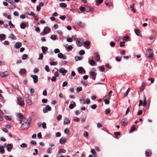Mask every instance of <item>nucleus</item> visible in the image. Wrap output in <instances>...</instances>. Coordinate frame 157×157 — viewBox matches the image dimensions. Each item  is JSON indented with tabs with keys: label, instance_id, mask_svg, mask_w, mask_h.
I'll return each instance as SVG.
<instances>
[{
	"label": "nucleus",
	"instance_id": "1",
	"mask_svg": "<svg viewBox=\"0 0 157 157\" xmlns=\"http://www.w3.org/2000/svg\"><path fill=\"white\" fill-rule=\"evenodd\" d=\"M32 120L31 117H29L26 121L21 125V128L22 130H25L29 127L30 124Z\"/></svg>",
	"mask_w": 157,
	"mask_h": 157
},
{
	"label": "nucleus",
	"instance_id": "2",
	"mask_svg": "<svg viewBox=\"0 0 157 157\" xmlns=\"http://www.w3.org/2000/svg\"><path fill=\"white\" fill-rule=\"evenodd\" d=\"M153 52L151 49H149L147 50L146 52V55L148 58H151L153 57Z\"/></svg>",
	"mask_w": 157,
	"mask_h": 157
},
{
	"label": "nucleus",
	"instance_id": "3",
	"mask_svg": "<svg viewBox=\"0 0 157 157\" xmlns=\"http://www.w3.org/2000/svg\"><path fill=\"white\" fill-rule=\"evenodd\" d=\"M18 101V104L19 105L22 106L24 105L25 102L24 100L21 97H19L17 98Z\"/></svg>",
	"mask_w": 157,
	"mask_h": 157
},
{
	"label": "nucleus",
	"instance_id": "4",
	"mask_svg": "<svg viewBox=\"0 0 157 157\" xmlns=\"http://www.w3.org/2000/svg\"><path fill=\"white\" fill-rule=\"evenodd\" d=\"M51 110V107L48 105H47L46 107L43 109V111L44 113H46L48 112L47 111H50Z\"/></svg>",
	"mask_w": 157,
	"mask_h": 157
},
{
	"label": "nucleus",
	"instance_id": "5",
	"mask_svg": "<svg viewBox=\"0 0 157 157\" xmlns=\"http://www.w3.org/2000/svg\"><path fill=\"white\" fill-rule=\"evenodd\" d=\"M31 77L33 79V82L34 83H36L38 81V77L36 75H31Z\"/></svg>",
	"mask_w": 157,
	"mask_h": 157
},
{
	"label": "nucleus",
	"instance_id": "6",
	"mask_svg": "<svg viewBox=\"0 0 157 157\" xmlns=\"http://www.w3.org/2000/svg\"><path fill=\"white\" fill-rule=\"evenodd\" d=\"M51 30L48 27H45L44 28L43 30V33L44 34L48 33L50 32Z\"/></svg>",
	"mask_w": 157,
	"mask_h": 157
},
{
	"label": "nucleus",
	"instance_id": "7",
	"mask_svg": "<svg viewBox=\"0 0 157 157\" xmlns=\"http://www.w3.org/2000/svg\"><path fill=\"white\" fill-rule=\"evenodd\" d=\"M59 71L60 73L62 74L63 75H64L65 74L67 73V70H65L64 68L63 67L60 68Z\"/></svg>",
	"mask_w": 157,
	"mask_h": 157
},
{
	"label": "nucleus",
	"instance_id": "8",
	"mask_svg": "<svg viewBox=\"0 0 157 157\" xmlns=\"http://www.w3.org/2000/svg\"><path fill=\"white\" fill-rule=\"evenodd\" d=\"M58 57L59 58H62L63 59H66L67 56L63 55L62 53H59L57 55Z\"/></svg>",
	"mask_w": 157,
	"mask_h": 157
},
{
	"label": "nucleus",
	"instance_id": "9",
	"mask_svg": "<svg viewBox=\"0 0 157 157\" xmlns=\"http://www.w3.org/2000/svg\"><path fill=\"white\" fill-rule=\"evenodd\" d=\"M93 55L95 59L97 61H99L100 59V57L98 53L97 52H95L94 53Z\"/></svg>",
	"mask_w": 157,
	"mask_h": 157
},
{
	"label": "nucleus",
	"instance_id": "10",
	"mask_svg": "<svg viewBox=\"0 0 157 157\" xmlns=\"http://www.w3.org/2000/svg\"><path fill=\"white\" fill-rule=\"evenodd\" d=\"M76 44L78 46L80 47L83 44V42L82 39H81L80 40H77L76 41Z\"/></svg>",
	"mask_w": 157,
	"mask_h": 157
},
{
	"label": "nucleus",
	"instance_id": "11",
	"mask_svg": "<svg viewBox=\"0 0 157 157\" xmlns=\"http://www.w3.org/2000/svg\"><path fill=\"white\" fill-rule=\"evenodd\" d=\"M128 123V121L127 119L126 118H124L122 119V122H121V125L122 126H124L125 124H127Z\"/></svg>",
	"mask_w": 157,
	"mask_h": 157
},
{
	"label": "nucleus",
	"instance_id": "12",
	"mask_svg": "<svg viewBox=\"0 0 157 157\" xmlns=\"http://www.w3.org/2000/svg\"><path fill=\"white\" fill-rule=\"evenodd\" d=\"M22 46V43L21 42H17L15 44L14 47L15 48H19Z\"/></svg>",
	"mask_w": 157,
	"mask_h": 157
},
{
	"label": "nucleus",
	"instance_id": "13",
	"mask_svg": "<svg viewBox=\"0 0 157 157\" xmlns=\"http://www.w3.org/2000/svg\"><path fill=\"white\" fill-rule=\"evenodd\" d=\"M78 72L80 74H82V72H83L85 73V70L82 67H78Z\"/></svg>",
	"mask_w": 157,
	"mask_h": 157
},
{
	"label": "nucleus",
	"instance_id": "14",
	"mask_svg": "<svg viewBox=\"0 0 157 157\" xmlns=\"http://www.w3.org/2000/svg\"><path fill=\"white\" fill-rule=\"evenodd\" d=\"M9 75V72L8 71H6L4 72H1L0 73V75L2 77H7Z\"/></svg>",
	"mask_w": 157,
	"mask_h": 157
},
{
	"label": "nucleus",
	"instance_id": "15",
	"mask_svg": "<svg viewBox=\"0 0 157 157\" xmlns=\"http://www.w3.org/2000/svg\"><path fill=\"white\" fill-rule=\"evenodd\" d=\"M17 117L18 118H20L21 119H23V120H25L26 118H25L24 117L22 114L21 113H18L16 114Z\"/></svg>",
	"mask_w": 157,
	"mask_h": 157
},
{
	"label": "nucleus",
	"instance_id": "16",
	"mask_svg": "<svg viewBox=\"0 0 157 157\" xmlns=\"http://www.w3.org/2000/svg\"><path fill=\"white\" fill-rule=\"evenodd\" d=\"M70 122V120L67 118L65 117L64 118L63 124L64 125L67 124H69Z\"/></svg>",
	"mask_w": 157,
	"mask_h": 157
},
{
	"label": "nucleus",
	"instance_id": "17",
	"mask_svg": "<svg viewBox=\"0 0 157 157\" xmlns=\"http://www.w3.org/2000/svg\"><path fill=\"white\" fill-rule=\"evenodd\" d=\"M13 147V145L12 144H8L6 146V148L8 151L10 152V151L9 150H10L12 149Z\"/></svg>",
	"mask_w": 157,
	"mask_h": 157
},
{
	"label": "nucleus",
	"instance_id": "18",
	"mask_svg": "<svg viewBox=\"0 0 157 157\" xmlns=\"http://www.w3.org/2000/svg\"><path fill=\"white\" fill-rule=\"evenodd\" d=\"M26 72V70L24 68H21L20 69L19 74L21 75H23Z\"/></svg>",
	"mask_w": 157,
	"mask_h": 157
},
{
	"label": "nucleus",
	"instance_id": "19",
	"mask_svg": "<svg viewBox=\"0 0 157 157\" xmlns=\"http://www.w3.org/2000/svg\"><path fill=\"white\" fill-rule=\"evenodd\" d=\"M112 93V91H110L109 93L107 95H106L104 97V99H109L111 96V94Z\"/></svg>",
	"mask_w": 157,
	"mask_h": 157
},
{
	"label": "nucleus",
	"instance_id": "20",
	"mask_svg": "<svg viewBox=\"0 0 157 157\" xmlns=\"http://www.w3.org/2000/svg\"><path fill=\"white\" fill-rule=\"evenodd\" d=\"M66 138L65 137H63L60 139L59 142L61 144H62L66 142Z\"/></svg>",
	"mask_w": 157,
	"mask_h": 157
},
{
	"label": "nucleus",
	"instance_id": "21",
	"mask_svg": "<svg viewBox=\"0 0 157 157\" xmlns=\"http://www.w3.org/2000/svg\"><path fill=\"white\" fill-rule=\"evenodd\" d=\"M41 49L42 51L43 52L44 54H45L46 51L48 50V48L46 47L43 46L41 47Z\"/></svg>",
	"mask_w": 157,
	"mask_h": 157
},
{
	"label": "nucleus",
	"instance_id": "22",
	"mask_svg": "<svg viewBox=\"0 0 157 157\" xmlns=\"http://www.w3.org/2000/svg\"><path fill=\"white\" fill-rule=\"evenodd\" d=\"M144 102L143 103L142 105L144 107L146 105L147 102L146 100V98L144 95Z\"/></svg>",
	"mask_w": 157,
	"mask_h": 157
},
{
	"label": "nucleus",
	"instance_id": "23",
	"mask_svg": "<svg viewBox=\"0 0 157 157\" xmlns=\"http://www.w3.org/2000/svg\"><path fill=\"white\" fill-rule=\"evenodd\" d=\"M134 4H132L130 6V9H131V10L134 13H135L136 12V10L134 9Z\"/></svg>",
	"mask_w": 157,
	"mask_h": 157
},
{
	"label": "nucleus",
	"instance_id": "24",
	"mask_svg": "<svg viewBox=\"0 0 157 157\" xmlns=\"http://www.w3.org/2000/svg\"><path fill=\"white\" fill-rule=\"evenodd\" d=\"M130 88H129L128 89L126 90V92L125 93L124 95L123 96L124 98H125L126 96H127L128 95L129 92L130 91Z\"/></svg>",
	"mask_w": 157,
	"mask_h": 157
},
{
	"label": "nucleus",
	"instance_id": "25",
	"mask_svg": "<svg viewBox=\"0 0 157 157\" xmlns=\"http://www.w3.org/2000/svg\"><path fill=\"white\" fill-rule=\"evenodd\" d=\"M66 150L63 149L62 150H60L58 152V153L59 154H61L62 153H65L66 152Z\"/></svg>",
	"mask_w": 157,
	"mask_h": 157
},
{
	"label": "nucleus",
	"instance_id": "26",
	"mask_svg": "<svg viewBox=\"0 0 157 157\" xmlns=\"http://www.w3.org/2000/svg\"><path fill=\"white\" fill-rule=\"evenodd\" d=\"M89 64L92 66H94L95 64V62L93 59L89 60Z\"/></svg>",
	"mask_w": 157,
	"mask_h": 157
},
{
	"label": "nucleus",
	"instance_id": "27",
	"mask_svg": "<svg viewBox=\"0 0 157 157\" xmlns=\"http://www.w3.org/2000/svg\"><path fill=\"white\" fill-rule=\"evenodd\" d=\"M5 152V150L4 147L2 146H0V153L1 154H3Z\"/></svg>",
	"mask_w": 157,
	"mask_h": 157
},
{
	"label": "nucleus",
	"instance_id": "28",
	"mask_svg": "<svg viewBox=\"0 0 157 157\" xmlns=\"http://www.w3.org/2000/svg\"><path fill=\"white\" fill-rule=\"evenodd\" d=\"M134 31L136 34L137 36H140V32L138 30L135 29H134Z\"/></svg>",
	"mask_w": 157,
	"mask_h": 157
},
{
	"label": "nucleus",
	"instance_id": "29",
	"mask_svg": "<svg viewBox=\"0 0 157 157\" xmlns=\"http://www.w3.org/2000/svg\"><path fill=\"white\" fill-rule=\"evenodd\" d=\"M26 25L25 23L23 22L21 25H20V27L21 29H24L26 27Z\"/></svg>",
	"mask_w": 157,
	"mask_h": 157
},
{
	"label": "nucleus",
	"instance_id": "30",
	"mask_svg": "<svg viewBox=\"0 0 157 157\" xmlns=\"http://www.w3.org/2000/svg\"><path fill=\"white\" fill-rule=\"evenodd\" d=\"M136 129V128L134 125L132 126L130 130L129 131V133H131L134 131Z\"/></svg>",
	"mask_w": 157,
	"mask_h": 157
},
{
	"label": "nucleus",
	"instance_id": "31",
	"mask_svg": "<svg viewBox=\"0 0 157 157\" xmlns=\"http://www.w3.org/2000/svg\"><path fill=\"white\" fill-rule=\"evenodd\" d=\"M75 59L76 61H78L79 60H82V57L76 56H75Z\"/></svg>",
	"mask_w": 157,
	"mask_h": 157
},
{
	"label": "nucleus",
	"instance_id": "32",
	"mask_svg": "<svg viewBox=\"0 0 157 157\" xmlns=\"http://www.w3.org/2000/svg\"><path fill=\"white\" fill-rule=\"evenodd\" d=\"M10 39H13V40H15L16 39L15 36L13 34H11L10 35Z\"/></svg>",
	"mask_w": 157,
	"mask_h": 157
},
{
	"label": "nucleus",
	"instance_id": "33",
	"mask_svg": "<svg viewBox=\"0 0 157 157\" xmlns=\"http://www.w3.org/2000/svg\"><path fill=\"white\" fill-rule=\"evenodd\" d=\"M35 31L38 33L40 32V29L37 25L35 26Z\"/></svg>",
	"mask_w": 157,
	"mask_h": 157
},
{
	"label": "nucleus",
	"instance_id": "34",
	"mask_svg": "<svg viewBox=\"0 0 157 157\" xmlns=\"http://www.w3.org/2000/svg\"><path fill=\"white\" fill-rule=\"evenodd\" d=\"M6 37L5 35L4 34H0V38L2 40H4L5 39V38Z\"/></svg>",
	"mask_w": 157,
	"mask_h": 157
},
{
	"label": "nucleus",
	"instance_id": "35",
	"mask_svg": "<svg viewBox=\"0 0 157 157\" xmlns=\"http://www.w3.org/2000/svg\"><path fill=\"white\" fill-rule=\"evenodd\" d=\"M90 75L92 76H96L97 75V73L95 72L94 71H92L90 72Z\"/></svg>",
	"mask_w": 157,
	"mask_h": 157
},
{
	"label": "nucleus",
	"instance_id": "36",
	"mask_svg": "<svg viewBox=\"0 0 157 157\" xmlns=\"http://www.w3.org/2000/svg\"><path fill=\"white\" fill-rule=\"evenodd\" d=\"M60 6L62 7L65 8L67 6V5L65 3L62 2L60 4Z\"/></svg>",
	"mask_w": 157,
	"mask_h": 157
},
{
	"label": "nucleus",
	"instance_id": "37",
	"mask_svg": "<svg viewBox=\"0 0 157 157\" xmlns=\"http://www.w3.org/2000/svg\"><path fill=\"white\" fill-rule=\"evenodd\" d=\"M77 24L78 26L81 27H83L85 26V24L82 23L81 22H78Z\"/></svg>",
	"mask_w": 157,
	"mask_h": 157
},
{
	"label": "nucleus",
	"instance_id": "38",
	"mask_svg": "<svg viewBox=\"0 0 157 157\" xmlns=\"http://www.w3.org/2000/svg\"><path fill=\"white\" fill-rule=\"evenodd\" d=\"M20 147L22 148H26L27 147V145L25 143H23L21 144Z\"/></svg>",
	"mask_w": 157,
	"mask_h": 157
},
{
	"label": "nucleus",
	"instance_id": "39",
	"mask_svg": "<svg viewBox=\"0 0 157 157\" xmlns=\"http://www.w3.org/2000/svg\"><path fill=\"white\" fill-rule=\"evenodd\" d=\"M26 102L27 104L29 105H30L32 104V102L31 100L30 99H27L26 100Z\"/></svg>",
	"mask_w": 157,
	"mask_h": 157
},
{
	"label": "nucleus",
	"instance_id": "40",
	"mask_svg": "<svg viewBox=\"0 0 157 157\" xmlns=\"http://www.w3.org/2000/svg\"><path fill=\"white\" fill-rule=\"evenodd\" d=\"M51 38L53 40H55L56 38V36L52 34L51 36Z\"/></svg>",
	"mask_w": 157,
	"mask_h": 157
},
{
	"label": "nucleus",
	"instance_id": "41",
	"mask_svg": "<svg viewBox=\"0 0 157 157\" xmlns=\"http://www.w3.org/2000/svg\"><path fill=\"white\" fill-rule=\"evenodd\" d=\"M98 68L101 71H104V66H99Z\"/></svg>",
	"mask_w": 157,
	"mask_h": 157
},
{
	"label": "nucleus",
	"instance_id": "42",
	"mask_svg": "<svg viewBox=\"0 0 157 157\" xmlns=\"http://www.w3.org/2000/svg\"><path fill=\"white\" fill-rule=\"evenodd\" d=\"M43 55L42 53H41L40 54L39 57L38 58V59L39 60H41L43 59Z\"/></svg>",
	"mask_w": 157,
	"mask_h": 157
},
{
	"label": "nucleus",
	"instance_id": "43",
	"mask_svg": "<svg viewBox=\"0 0 157 157\" xmlns=\"http://www.w3.org/2000/svg\"><path fill=\"white\" fill-rule=\"evenodd\" d=\"M85 46H88L90 44V42L88 41H86L84 43H83Z\"/></svg>",
	"mask_w": 157,
	"mask_h": 157
},
{
	"label": "nucleus",
	"instance_id": "44",
	"mask_svg": "<svg viewBox=\"0 0 157 157\" xmlns=\"http://www.w3.org/2000/svg\"><path fill=\"white\" fill-rule=\"evenodd\" d=\"M28 57V55L26 54H24L22 57V59L23 60L26 59Z\"/></svg>",
	"mask_w": 157,
	"mask_h": 157
},
{
	"label": "nucleus",
	"instance_id": "45",
	"mask_svg": "<svg viewBox=\"0 0 157 157\" xmlns=\"http://www.w3.org/2000/svg\"><path fill=\"white\" fill-rule=\"evenodd\" d=\"M45 70L48 72L50 71V69L48 65H46L45 67Z\"/></svg>",
	"mask_w": 157,
	"mask_h": 157
},
{
	"label": "nucleus",
	"instance_id": "46",
	"mask_svg": "<svg viewBox=\"0 0 157 157\" xmlns=\"http://www.w3.org/2000/svg\"><path fill=\"white\" fill-rule=\"evenodd\" d=\"M85 53V51L83 50H81L79 52V54L80 55H83Z\"/></svg>",
	"mask_w": 157,
	"mask_h": 157
},
{
	"label": "nucleus",
	"instance_id": "47",
	"mask_svg": "<svg viewBox=\"0 0 157 157\" xmlns=\"http://www.w3.org/2000/svg\"><path fill=\"white\" fill-rule=\"evenodd\" d=\"M105 114L106 115L109 113L110 112V110L109 109H107L105 111Z\"/></svg>",
	"mask_w": 157,
	"mask_h": 157
},
{
	"label": "nucleus",
	"instance_id": "48",
	"mask_svg": "<svg viewBox=\"0 0 157 157\" xmlns=\"http://www.w3.org/2000/svg\"><path fill=\"white\" fill-rule=\"evenodd\" d=\"M52 149V147H50L48 148L47 150V152L48 154H50L52 153V152L50 151V150Z\"/></svg>",
	"mask_w": 157,
	"mask_h": 157
},
{
	"label": "nucleus",
	"instance_id": "49",
	"mask_svg": "<svg viewBox=\"0 0 157 157\" xmlns=\"http://www.w3.org/2000/svg\"><path fill=\"white\" fill-rule=\"evenodd\" d=\"M35 91L32 88L30 89V94L31 95H32L34 94Z\"/></svg>",
	"mask_w": 157,
	"mask_h": 157
},
{
	"label": "nucleus",
	"instance_id": "50",
	"mask_svg": "<svg viewBox=\"0 0 157 157\" xmlns=\"http://www.w3.org/2000/svg\"><path fill=\"white\" fill-rule=\"evenodd\" d=\"M34 19L35 20L38 21L39 20V17H38L37 15H36L35 14L33 16Z\"/></svg>",
	"mask_w": 157,
	"mask_h": 157
},
{
	"label": "nucleus",
	"instance_id": "51",
	"mask_svg": "<svg viewBox=\"0 0 157 157\" xmlns=\"http://www.w3.org/2000/svg\"><path fill=\"white\" fill-rule=\"evenodd\" d=\"M105 103L106 104H108L109 103V101L108 99H104Z\"/></svg>",
	"mask_w": 157,
	"mask_h": 157
},
{
	"label": "nucleus",
	"instance_id": "52",
	"mask_svg": "<svg viewBox=\"0 0 157 157\" xmlns=\"http://www.w3.org/2000/svg\"><path fill=\"white\" fill-rule=\"evenodd\" d=\"M148 80L151 81V83H153L154 81V79L153 78H149L148 79Z\"/></svg>",
	"mask_w": 157,
	"mask_h": 157
},
{
	"label": "nucleus",
	"instance_id": "53",
	"mask_svg": "<svg viewBox=\"0 0 157 157\" xmlns=\"http://www.w3.org/2000/svg\"><path fill=\"white\" fill-rule=\"evenodd\" d=\"M79 9L81 11H84L85 10V8L83 6H80L79 8Z\"/></svg>",
	"mask_w": 157,
	"mask_h": 157
},
{
	"label": "nucleus",
	"instance_id": "54",
	"mask_svg": "<svg viewBox=\"0 0 157 157\" xmlns=\"http://www.w3.org/2000/svg\"><path fill=\"white\" fill-rule=\"evenodd\" d=\"M82 87H78L76 89V91L77 92H79L82 91Z\"/></svg>",
	"mask_w": 157,
	"mask_h": 157
},
{
	"label": "nucleus",
	"instance_id": "55",
	"mask_svg": "<svg viewBox=\"0 0 157 157\" xmlns=\"http://www.w3.org/2000/svg\"><path fill=\"white\" fill-rule=\"evenodd\" d=\"M56 62L55 61H53L50 63V65L51 66H55L56 65Z\"/></svg>",
	"mask_w": 157,
	"mask_h": 157
},
{
	"label": "nucleus",
	"instance_id": "56",
	"mask_svg": "<svg viewBox=\"0 0 157 157\" xmlns=\"http://www.w3.org/2000/svg\"><path fill=\"white\" fill-rule=\"evenodd\" d=\"M90 107L93 109H95L97 107V105L96 104L90 106Z\"/></svg>",
	"mask_w": 157,
	"mask_h": 157
},
{
	"label": "nucleus",
	"instance_id": "57",
	"mask_svg": "<svg viewBox=\"0 0 157 157\" xmlns=\"http://www.w3.org/2000/svg\"><path fill=\"white\" fill-rule=\"evenodd\" d=\"M5 118L6 120L8 121H10L11 119V118L8 116H5Z\"/></svg>",
	"mask_w": 157,
	"mask_h": 157
},
{
	"label": "nucleus",
	"instance_id": "58",
	"mask_svg": "<svg viewBox=\"0 0 157 157\" xmlns=\"http://www.w3.org/2000/svg\"><path fill=\"white\" fill-rule=\"evenodd\" d=\"M129 37L128 36H124L123 38V40L124 41H126L128 39Z\"/></svg>",
	"mask_w": 157,
	"mask_h": 157
},
{
	"label": "nucleus",
	"instance_id": "59",
	"mask_svg": "<svg viewBox=\"0 0 157 157\" xmlns=\"http://www.w3.org/2000/svg\"><path fill=\"white\" fill-rule=\"evenodd\" d=\"M73 47L71 45H69L67 48V50H71L72 49Z\"/></svg>",
	"mask_w": 157,
	"mask_h": 157
},
{
	"label": "nucleus",
	"instance_id": "60",
	"mask_svg": "<svg viewBox=\"0 0 157 157\" xmlns=\"http://www.w3.org/2000/svg\"><path fill=\"white\" fill-rule=\"evenodd\" d=\"M60 50L58 48H56L54 50V52L55 53H59Z\"/></svg>",
	"mask_w": 157,
	"mask_h": 157
},
{
	"label": "nucleus",
	"instance_id": "61",
	"mask_svg": "<svg viewBox=\"0 0 157 157\" xmlns=\"http://www.w3.org/2000/svg\"><path fill=\"white\" fill-rule=\"evenodd\" d=\"M115 40L117 41H119L120 40V38L119 37L117 36L115 37Z\"/></svg>",
	"mask_w": 157,
	"mask_h": 157
},
{
	"label": "nucleus",
	"instance_id": "62",
	"mask_svg": "<svg viewBox=\"0 0 157 157\" xmlns=\"http://www.w3.org/2000/svg\"><path fill=\"white\" fill-rule=\"evenodd\" d=\"M114 134L116 136H118L120 135V132H115Z\"/></svg>",
	"mask_w": 157,
	"mask_h": 157
},
{
	"label": "nucleus",
	"instance_id": "63",
	"mask_svg": "<svg viewBox=\"0 0 157 157\" xmlns=\"http://www.w3.org/2000/svg\"><path fill=\"white\" fill-rule=\"evenodd\" d=\"M4 44L5 45H9L10 44V43L8 41L5 40L4 42Z\"/></svg>",
	"mask_w": 157,
	"mask_h": 157
},
{
	"label": "nucleus",
	"instance_id": "64",
	"mask_svg": "<svg viewBox=\"0 0 157 157\" xmlns=\"http://www.w3.org/2000/svg\"><path fill=\"white\" fill-rule=\"evenodd\" d=\"M59 18L63 20H65L66 18V17L64 15H63L59 17Z\"/></svg>",
	"mask_w": 157,
	"mask_h": 157
}]
</instances>
